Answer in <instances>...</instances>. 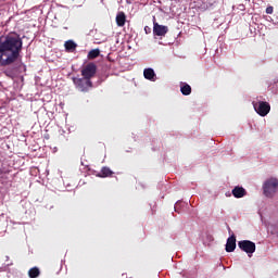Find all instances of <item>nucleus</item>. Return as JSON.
Wrapping results in <instances>:
<instances>
[{"instance_id":"f257e3e1","label":"nucleus","mask_w":278,"mask_h":278,"mask_svg":"<svg viewBox=\"0 0 278 278\" xmlns=\"http://www.w3.org/2000/svg\"><path fill=\"white\" fill-rule=\"evenodd\" d=\"M23 38L15 31L0 35V66H12L21 60Z\"/></svg>"},{"instance_id":"f03ea898","label":"nucleus","mask_w":278,"mask_h":278,"mask_svg":"<svg viewBox=\"0 0 278 278\" xmlns=\"http://www.w3.org/2000/svg\"><path fill=\"white\" fill-rule=\"evenodd\" d=\"M278 190V179L277 178H268L263 184V194H265L268 199H273L275 194H277Z\"/></svg>"},{"instance_id":"7ed1b4c3","label":"nucleus","mask_w":278,"mask_h":278,"mask_svg":"<svg viewBox=\"0 0 278 278\" xmlns=\"http://www.w3.org/2000/svg\"><path fill=\"white\" fill-rule=\"evenodd\" d=\"M73 83L76 86L77 90L80 92H89L90 88H92V80L90 78H73Z\"/></svg>"},{"instance_id":"20e7f679","label":"nucleus","mask_w":278,"mask_h":278,"mask_svg":"<svg viewBox=\"0 0 278 278\" xmlns=\"http://www.w3.org/2000/svg\"><path fill=\"white\" fill-rule=\"evenodd\" d=\"M253 108L260 116H268L270 112V104L264 101L252 102Z\"/></svg>"},{"instance_id":"39448f33","label":"nucleus","mask_w":278,"mask_h":278,"mask_svg":"<svg viewBox=\"0 0 278 278\" xmlns=\"http://www.w3.org/2000/svg\"><path fill=\"white\" fill-rule=\"evenodd\" d=\"M80 74L87 79H92L97 75V64L90 62L83 66Z\"/></svg>"},{"instance_id":"423d86ee","label":"nucleus","mask_w":278,"mask_h":278,"mask_svg":"<svg viewBox=\"0 0 278 278\" xmlns=\"http://www.w3.org/2000/svg\"><path fill=\"white\" fill-rule=\"evenodd\" d=\"M238 247L241 251H243L244 253H248V255L255 253V249H256L255 242L250 240L239 241Z\"/></svg>"},{"instance_id":"0eeeda50","label":"nucleus","mask_w":278,"mask_h":278,"mask_svg":"<svg viewBox=\"0 0 278 278\" xmlns=\"http://www.w3.org/2000/svg\"><path fill=\"white\" fill-rule=\"evenodd\" d=\"M168 34V26L160 25L157 22H155V17L153 21V35L160 36L161 38H164Z\"/></svg>"},{"instance_id":"6e6552de","label":"nucleus","mask_w":278,"mask_h":278,"mask_svg":"<svg viewBox=\"0 0 278 278\" xmlns=\"http://www.w3.org/2000/svg\"><path fill=\"white\" fill-rule=\"evenodd\" d=\"M236 251V235H231L226 242V252L233 253Z\"/></svg>"},{"instance_id":"1a4fd4ad","label":"nucleus","mask_w":278,"mask_h":278,"mask_svg":"<svg viewBox=\"0 0 278 278\" xmlns=\"http://www.w3.org/2000/svg\"><path fill=\"white\" fill-rule=\"evenodd\" d=\"M115 21L117 27H125V23H127V15H125V12H119L117 13Z\"/></svg>"},{"instance_id":"9d476101","label":"nucleus","mask_w":278,"mask_h":278,"mask_svg":"<svg viewBox=\"0 0 278 278\" xmlns=\"http://www.w3.org/2000/svg\"><path fill=\"white\" fill-rule=\"evenodd\" d=\"M144 79H148L149 81H155L156 75L155 71L151 67H148L143 71Z\"/></svg>"},{"instance_id":"9b49d317","label":"nucleus","mask_w":278,"mask_h":278,"mask_svg":"<svg viewBox=\"0 0 278 278\" xmlns=\"http://www.w3.org/2000/svg\"><path fill=\"white\" fill-rule=\"evenodd\" d=\"M232 195L235 199H242V197H247V190L243 187H235L232 189Z\"/></svg>"},{"instance_id":"f8f14e48","label":"nucleus","mask_w":278,"mask_h":278,"mask_svg":"<svg viewBox=\"0 0 278 278\" xmlns=\"http://www.w3.org/2000/svg\"><path fill=\"white\" fill-rule=\"evenodd\" d=\"M114 175V172H112V169H110V167H102L100 173L97 174V177L100 178H105V177H112Z\"/></svg>"},{"instance_id":"ddd939ff","label":"nucleus","mask_w":278,"mask_h":278,"mask_svg":"<svg viewBox=\"0 0 278 278\" xmlns=\"http://www.w3.org/2000/svg\"><path fill=\"white\" fill-rule=\"evenodd\" d=\"M64 47L68 53H73V51H75V49H77V43H75V41H73V40H67V41H65Z\"/></svg>"},{"instance_id":"4468645a","label":"nucleus","mask_w":278,"mask_h":278,"mask_svg":"<svg viewBox=\"0 0 278 278\" xmlns=\"http://www.w3.org/2000/svg\"><path fill=\"white\" fill-rule=\"evenodd\" d=\"M101 55V50L99 49H92L88 52L87 58L88 60H97Z\"/></svg>"},{"instance_id":"2eb2a0df","label":"nucleus","mask_w":278,"mask_h":278,"mask_svg":"<svg viewBox=\"0 0 278 278\" xmlns=\"http://www.w3.org/2000/svg\"><path fill=\"white\" fill-rule=\"evenodd\" d=\"M180 92L181 94H184L185 97H188L189 94H192V87H190V85L188 84H184L180 87Z\"/></svg>"},{"instance_id":"dca6fc26","label":"nucleus","mask_w":278,"mask_h":278,"mask_svg":"<svg viewBox=\"0 0 278 278\" xmlns=\"http://www.w3.org/2000/svg\"><path fill=\"white\" fill-rule=\"evenodd\" d=\"M28 277H29V278H38V277H40V268H38V267H31V268L28 270Z\"/></svg>"},{"instance_id":"f3484780","label":"nucleus","mask_w":278,"mask_h":278,"mask_svg":"<svg viewBox=\"0 0 278 278\" xmlns=\"http://www.w3.org/2000/svg\"><path fill=\"white\" fill-rule=\"evenodd\" d=\"M10 167H5L3 165L0 167V175H10Z\"/></svg>"},{"instance_id":"a211bd4d","label":"nucleus","mask_w":278,"mask_h":278,"mask_svg":"<svg viewBox=\"0 0 278 278\" xmlns=\"http://www.w3.org/2000/svg\"><path fill=\"white\" fill-rule=\"evenodd\" d=\"M200 10H210V7H207V3L203 2L201 5H200Z\"/></svg>"},{"instance_id":"6ab92c4d","label":"nucleus","mask_w":278,"mask_h":278,"mask_svg":"<svg viewBox=\"0 0 278 278\" xmlns=\"http://www.w3.org/2000/svg\"><path fill=\"white\" fill-rule=\"evenodd\" d=\"M274 8L273 7H267L266 8V14H273Z\"/></svg>"},{"instance_id":"aec40b11","label":"nucleus","mask_w":278,"mask_h":278,"mask_svg":"<svg viewBox=\"0 0 278 278\" xmlns=\"http://www.w3.org/2000/svg\"><path fill=\"white\" fill-rule=\"evenodd\" d=\"M144 33H146V34H151V27L146 26V27H144Z\"/></svg>"},{"instance_id":"412c9836","label":"nucleus","mask_w":278,"mask_h":278,"mask_svg":"<svg viewBox=\"0 0 278 278\" xmlns=\"http://www.w3.org/2000/svg\"><path fill=\"white\" fill-rule=\"evenodd\" d=\"M206 4H207L208 10H212V8H214V3H212V2H208Z\"/></svg>"}]
</instances>
